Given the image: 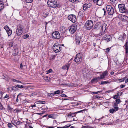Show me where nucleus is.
<instances>
[{
  "instance_id": "nucleus-42",
  "label": "nucleus",
  "mask_w": 128,
  "mask_h": 128,
  "mask_svg": "<svg viewBox=\"0 0 128 128\" xmlns=\"http://www.w3.org/2000/svg\"><path fill=\"white\" fill-rule=\"evenodd\" d=\"M33 0H25L26 2L27 3H31L32 2Z\"/></svg>"
},
{
  "instance_id": "nucleus-43",
  "label": "nucleus",
  "mask_w": 128,
  "mask_h": 128,
  "mask_svg": "<svg viewBox=\"0 0 128 128\" xmlns=\"http://www.w3.org/2000/svg\"><path fill=\"white\" fill-rule=\"evenodd\" d=\"M52 71V69H50L49 70H48V71H46V74H48L50 72Z\"/></svg>"
},
{
  "instance_id": "nucleus-41",
  "label": "nucleus",
  "mask_w": 128,
  "mask_h": 128,
  "mask_svg": "<svg viewBox=\"0 0 128 128\" xmlns=\"http://www.w3.org/2000/svg\"><path fill=\"white\" fill-rule=\"evenodd\" d=\"M105 76L102 74L100 76V78H101V79H103L105 78Z\"/></svg>"
},
{
  "instance_id": "nucleus-61",
  "label": "nucleus",
  "mask_w": 128,
  "mask_h": 128,
  "mask_svg": "<svg viewBox=\"0 0 128 128\" xmlns=\"http://www.w3.org/2000/svg\"><path fill=\"white\" fill-rule=\"evenodd\" d=\"M125 86V85L124 84L121 85L120 86V87L121 88H123Z\"/></svg>"
},
{
  "instance_id": "nucleus-13",
  "label": "nucleus",
  "mask_w": 128,
  "mask_h": 128,
  "mask_svg": "<svg viewBox=\"0 0 128 128\" xmlns=\"http://www.w3.org/2000/svg\"><path fill=\"white\" fill-rule=\"evenodd\" d=\"M4 28L6 30L8 36H10L12 33V30L10 29L8 26H6L4 27Z\"/></svg>"
},
{
  "instance_id": "nucleus-46",
  "label": "nucleus",
  "mask_w": 128,
  "mask_h": 128,
  "mask_svg": "<svg viewBox=\"0 0 128 128\" xmlns=\"http://www.w3.org/2000/svg\"><path fill=\"white\" fill-rule=\"evenodd\" d=\"M104 30V31H103L102 32H101L100 34V36L103 35H104V34H106V32H105L104 33V30Z\"/></svg>"
},
{
  "instance_id": "nucleus-7",
  "label": "nucleus",
  "mask_w": 128,
  "mask_h": 128,
  "mask_svg": "<svg viewBox=\"0 0 128 128\" xmlns=\"http://www.w3.org/2000/svg\"><path fill=\"white\" fill-rule=\"evenodd\" d=\"M106 10L110 15H113L114 13V8L110 5H107L106 6Z\"/></svg>"
},
{
  "instance_id": "nucleus-15",
  "label": "nucleus",
  "mask_w": 128,
  "mask_h": 128,
  "mask_svg": "<svg viewBox=\"0 0 128 128\" xmlns=\"http://www.w3.org/2000/svg\"><path fill=\"white\" fill-rule=\"evenodd\" d=\"M126 36V34L124 32H122L120 34L119 39L123 42L125 40Z\"/></svg>"
},
{
  "instance_id": "nucleus-25",
  "label": "nucleus",
  "mask_w": 128,
  "mask_h": 128,
  "mask_svg": "<svg viewBox=\"0 0 128 128\" xmlns=\"http://www.w3.org/2000/svg\"><path fill=\"white\" fill-rule=\"evenodd\" d=\"M43 78L47 82L48 81L50 80V78L48 76H43Z\"/></svg>"
},
{
  "instance_id": "nucleus-14",
  "label": "nucleus",
  "mask_w": 128,
  "mask_h": 128,
  "mask_svg": "<svg viewBox=\"0 0 128 128\" xmlns=\"http://www.w3.org/2000/svg\"><path fill=\"white\" fill-rule=\"evenodd\" d=\"M111 36L108 34H105L102 37V39L104 40L109 41L111 38Z\"/></svg>"
},
{
  "instance_id": "nucleus-19",
  "label": "nucleus",
  "mask_w": 128,
  "mask_h": 128,
  "mask_svg": "<svg viewBox=\"0 0 128 128\" xmlns=\"http://www.w3.org/2000/svg\"><path fill=\"white\" fill-rule=\"evenodd\" d=\"M107 28L108 26L107 25L105 24H102L100 30H102V32L103 30H104V33Z\"/></svg>"
},
{
  "instance_id": "nucleus-1",
  "label": "nucleus",
  "mask_w": 128,
  "mask_h": 128,
  "mask_svg": "<svg viewBox=\"0 0 128 128\" xmlns=\"http://www.w3.org/2000/svg\"><path fill=\"white\" fill-rule=\"evenodd\" d=\"M24 30V27L22 25L19 24L17 26L16 29V33L18 36L21 35L23 32Z\"/></svg>"
},
{
  "instance_id": "nucleus-5",
  "label": "nucleus",
  "mask_w": 128,
  "mask_h": 128,
  "mask_svg": "<svg viewBox=\"0 0 128 128\" xmlns=\"http://www.w3.org/2000/svg\"><path fill=\"white\" fill-rule=\"evenodd\" d=\"M52 48L54 52L57 53L61 50L62 48L60 45L58 44H55L53 45Z\"/></svg>"
},
{
  "instance_id": "nucleus-18",
  "label": "nucleus",
  "mask_w": 128,
  "mask_h": 128,
  "mask_svg": "<svg viewBox=\"0 0 128 128\" xmlns=\"http://www.w3.org/2000/svg\"><path fill=\"white\" fill-rule=\"evenodd\" d=\"M91 6V4H87L86 3L83 6V9L84 10H85L86 9L90 8Z\"/></svg>"
},
{
  "instance_id": "nucleus-62",
  "label": "nucleus",
  "mask_w": 128,
  "mask_h": 128,
  "mask_svg": "<svg viewBox=\"0 0 128 128\" xmlns=\"http://www.w3.org/2000/svg\"><path fill=\"white\" fill-rule=\"evenodd\" d=\"M84 110H81L80 111H78V112H76V113H80V112H82V113H83V112H84Z\"/></svg>"
},
{
  "instance_id": "nucleus-16",
  "label": "nucleus",
  "mask_w": 128,
  "mask_h": 128,
  "mask_svg": "<svg viewBox=\"0 0 128 128\" xmlns=\"http://www.w3.org/2000/svg\"><path fill=\"white\" fill-rule=\"evenodd\" d=\"M71 63V62H70V61H69L66 64L65 66L62 67V68L64 70H66L68 71Z\"/></svg>"
},
{
  "instance_id": "nucleus-44",
  "label": "nucleus",
  "mask_w": 128,
  "mask_h": 128,
  "mask_svg": "<svg viewBox=\"0 0 128 128\" xmlns=\"http://www.w3.org/2000/svg\"><path fill=\"white\" fill-rule=\"evenodd\" d=\"M14 111H16V112H18L21 111V110L20 109H19L18 108H16L14 110Z\"/></svg>"
},
{
  "instance_id": "nucleus-55",
  "label": "nucleus",
  "mask_w": 128,
  "mask_h": 128,
  "mask_svg": "<svg viewBox=\"0 0 128 128\" xmlns=\"http://www.w3.org/2000/svg\"><path fill=\"white\" fill-rule=\"evenodd\" d=\"M69 1L72 2H74L78 1V0H68Z\"/></svg>"
},
{
  "instance_id": "nucleus-35",
  "label": "nucleus",
  "mask_w": 128,
  "mask_h": 128,
  "mask_svg": "<svg viewBox=\"0 0 128 128\" xmlns=\"http://www.w3.org/2000/svg\"><path fill=\"white\" fill-rule=\"evenodd\" d=\"M47 96H54V94L51 93H48Z\"/></svg>"
},
{
  "instance_id": "nucleus-17",
  "label": "nucleus",
  "mask_w": 128,
  "mask_h": 128,
  "mask_svg": "<svg viewBox=\"0 0 128 128\" xmlns=\"http://www.w3.org/2000/svg\"><path fill=\"white\" fill-rule=\"evenodd\" d=\"M104 0H93L94 2L96 3V4L98 6H100L104 4Z\"/></svg>"
},
{
  "instance_id": "nucleus-37",
  "label": "nucleus",
  "mask_w": 128,
  "mask_h": 128,
  "mask_svg": "<svg viewBox=\"0 0 128 128\" xmlns=\"http://www.w3.org/2000/svg\"><path fill=\"white\" fill-rule=\"evenodd\" d=\"M60 90H58L55 91L54 92V94H58L60 93Z\"/></svg>"
},
{
  "instance_id": "nucleus-52",
  "label": "nucleus",
  "mask_w": 128,
  "mask_h": 128,
  "mask_svg": "<svg viewBox=\"0 0 128 128\" xmlns=\"http://www.w3.org/2000/svg\"><path fill=\"white\" fill-rule=\"evenodd\" d=\"M22 123V122H21L20 121H18L17 122L16 124L18 125H19Z\"/></svg>"
},
{
  "instance_id": "nucleus-3",
  "label": "nucleus",
  "mask_w": 128,
  "mask_h": 128,
  "mask_svg": "<svg viewBox=\"0 0 128 128\" xmlns=\"http://www.w3.org/2000/svg\"><path fill=\"white\" fill-rule=\"evenodd\" d=\"M47 4L49 6L52 8H56L58 6L56 0H48Z\"/></svg>"
},
{
  "instance_id": "nucleus-11",
  "label": "nucleus",
  "mask_w": 128,
  "mask_h": 128,
  "mask_svg": "<svg viewBox=\"0 0 128 128\" xmlns=\"http://www.w3.org/2000/svg\"><path fill=\"white\" fill-rule=\"evenodd\" d=\"M68 19L71 21L73 23H74L76 21V16L74 14H70L68 17Z\"/></svg>"
},
{
  "instance_id": "nucleus-56",
  "label": "nucleus",
  "mask_w": 128,
  "mask_h": 128,
  "mask_svg": "<svg viewBox=\"0 0 128 128\" xmlns=\"http://www.w3.org/2000/svg\"><path fill=\"white\" fill-rule=\"evenodd\" d=\"M102 92L100 91H98L96 92H92V93L93 94H96L99 93L100 92Z\"/></svg>"
},
{
  "instance_id": "nucleus-22",
  "label": "nucleus",
  "mask_w": 128,
  "mask_h": 128,
  "mask_svg": "<svg viewBox=\"0 0 128 128\" xmlns=\"http://www.w3.org/2000/svg\"><path fill=\"white\" fill-rule=\"evenodd\" d=\"M18 48L14 49L12 52V54L13 55L16 56L18 54Z\"/></svg>"
},
{
  "instance_id": "nucleus-24",
  "label": "nucleus",
  "mask_w": 128,
  "mask_h": 128,
  "mask_svg": "<svg viewBox=\"0 0 128 128\" xmlns=\"http://www.w3.org/2000/svg\"><path fill=\"white\" fill-rule=\"evenodd\" d=\"M125 54H128V42H126L125 44Z\"/></svg>"
},
{
  "instance_id": "nucleus-29",
  "label": "nucleus",
  "mask_w": 128,
  "mask_h": 128,
  "mask_svg": "<svg viewBox=\"0 0 128 128\" xmlns=\"http://www.w3.org/2000/svg\"><path fill=\"white\" fill-rule=\"evenodd\" d=\"M8 44L10 47H12L14 44V43L12 42H9Z\"/></svg>"
},
{
  "instance_id": "nucleus-31",
  "label": "nucleus",
  "mask_w": 128,
  "mask_h": 128,
  "mask_svg": "<svg viewBox=\"0 0 128 128\" xmlns=\"http://www.w3.org/2000/svg\"><path fill=\"white\" fill-rule=\"evenodd\" d=\"M29 35L28 34H26L22 36V38L24 39H26L29 37Z\"/></svg>"
},
{
  "instance_id": "nucleus-60",
  "label": "nucleus",
  "mask_w": 128,
  "mask_h": 128,
  "mask_svg": "<svg viewBox=\"0 0 128 128\" xmlns=\"http://www.w3.org/2000/svg\"><path fill=\"white\" fill-rule=\"evenodd\" d=\"M48 117L50 118H53V115L52 114H49L48 116Z\"/></svg>"
},
{
  "instance_id": "nucleus-33",
  "label": "nucleus",
  "mask_w": 128,
  "mask_h": 128,
  "mask_svg": "<svg viewBox=\"0 0 128 128\" xmlns=\"http://www.w3.org/2000/svg\"><path fill=\"white\" fill-rule=\"evenodd\" d=\"M112 104L114 106H118V104L115 101L113 102Z\"/></svg>"
},
{
  "instance_id": "nucleus-2",
  "label": "nucleus",
  "mask_w": 128,
  "mask_h": 128,
  "mask_svg": "<svg viewBox=\"0 0 128 128\" xmlns=\"http://www.w3.org/2000/svg\"><path fill=\"white\" fill-rule=\"evenodd\" d=\"M94 24L92 21L90 20H88L85 23L84 26L86 30H90L92 28Z\"/></svg>"
},
{
  "instance_id": "nucleus-6",
  "label": "nucleus",
  "mask_w": 128,
  "mask_h": 128,
  "mask_svg": "<svg viewBox=\"0 0 128 128\" xmlns=\"http://www.w3.org/2000/svg\"><path fill=\"white\" fill-rule=\"evenodd\" d=\"M82 54L79 53L77 54L74 59L75 62L77 63H80L82 60Z\"/></svg>"
},
{
  "instance_id": "nucleus-8",
  "label": "nucleus",
  "mask_w": 128,
  "mask_h": 128,
  "mask_svg": "<svg viewBox=\"0 0 128 128\" xmlns=\"http://www.w3.org/2000/svg\"><path fill=\"white\" fill-rule=\"evenodd\" d=\"M77 25L76 24H72L70 26V28L69 29L70 32L72 34H73L76 30Z\"/></svg>"
},
{
  "instance_id": "nucleus-47",
  "label": "nucleus",
  "mask_w": 128,
  "mask_h": 128,
  "mask_svg": "<svg viewBox=\"0 0 128 128\" xmlns=\"http://www.w3.org/2000/svg\"><path fill=\"white\" fill-rule=\"evenodd\" d=\"M71 124H70L68 126H65L63 127H62V128H68L70 126H71Z\"/></svg>"
},
{
  "instance_id": "nucleus-9",
  "label": "nucleus",
  "mask_w": 128,
  "mask_h": 128,
  "mask_svg": "<svg viewBox=\"0 0 128 128\" xmlns=\"http://www.w3.org/2000/svg\"><path fill=\"white\" fill-rule=\"evenodd\" d=\"M52 36L53 38L55 39H58L60 38V34L58 31L54 32L52 34Z\"/></svg>"
},
{
  "instance_id": "nucleus-45",
  "label": "nucleus",
  "mask_w": 128,
  "mask_h": 128,
  "mask_svg": "<svg viewBox=\"0 0 128 128\" xmlns=\"http://www.w3.org/2000/svg\"><path fill=\"white\" fill-rule=\"evenodd\" d=\"M96 81H97L96 79V78H95L92 80L91 82L93 83L95 82Z\"/></svg>"
},
{
  "instance_id": "nucleus-4",
  "label": "nucleus",
  "mask_w": 128,
  "mask_h": 128,
  "mask_svg": "<svg viewBox=\"0 0 128 128\" xmlns=\"http://www.w3.org/2000/svg\"><path fill=\"white\" fill-rule=\"evenodd\" d=\"M118 7L119 11L122 13H126L128 11L126 9L124 4H120L118 5Z\"/></svg>"
},
{
  "instance_id": "nucleus-21",
  "label": "nucleus",
  "mask_w": 128,
  "mask_h": 128,
  "mask_svg": "<svg viewBox=\"0 0 128 128\" xmlns=\"http://www.w3.org/2000/svg\"><path fill=\"white\" fill-rule=\"evenodd\" d=\"M60 31L62 33H64L66 31V29L65 27L63 26H61L59 28Z\"/></svg>"
},
{
  "instance_id": "nucleus-26",
  "label": "nucleus",
  "mask_w": 128,
  "mask_h": 128,
  "mask_svg": "<svg viewBox=\"0 0 128 128\" xmlns=\"http://www.w3.org/2000/svg\"><path fill=\"white\" fill-rule=\"evenodd\" d=\"M76 112L70 113L68 114V116H71L72 117H73L76 116Z\"/></svg>"
},
{
  "instance_id": "nucleus-10",
  "label": "nucleus",
  "mask_w": 128,
  "mask_h": 128,
  "mask_svg": "<svg viewBox=\"0 0 128 128\" xmlns=\"http://www.w3.org/2000/svg\"><path fill=\"white\" fill-rule=\"evenodd\" d=\"M121 17V19L122 22L126 24H128V17L124 15H121L120 18Z\"/></svg>"
},
{
  "instance_id": "nucleus-38",
  "label": "nucleus",
  "mask_w": 128,
  "mask_h": 128,
  "mask_svg": "<svg viewBox=\"0 0 128 128\" xmlns=\"http://www.w3.org/2000/svg\"><path fill=\"white\" fill-rule=\"evenodd\" d=\"M114 108L113 109L114 110L115 112L118 111L119 109V108L118 106H114Z\"/></svg>"
},
{
  "instance_id": "nucleus-36",
  "label": "nucleus",
  "mask_w": 128,
  "mask_h": 128,
  "mask_svg": "<svg viewBox=\"0 0 128 128\" xmlns=\"http://www.w3.org/2000/svg\"><path fill=\"white\" fill-rule=\"evenodd\" d=\"M12 123H10L8 124L7 125L9 128H11L13 126L12 125Z\"/></svg>"
},
{
  "instance_id": "nucleus-39",
  "label": "nucleus",
  "mask_w": 128,
  "mask_h": 128,
  "mask_svg": "<svg viewBox=\"0 0 128 128\" xmlns=\"http://www.w3.org/2000/svg\"><path fill=\"white\" fill-rule=\"evenodd\" d=\"M38 103L44 104L45 103V102L44 101H42L39 100L38 101Z\"/></svg>"
},
{
  "instance_id": "nucleus-30",
  "label": "nucleus",
  "mask_w": 128,
  "mask_h": 128,
  "mask_svg": "<svg viewBox=\"0 0 128 128\" xmlns=\"http://www.w3.org/2000/svg\"><path fill=\"white\" fill-rule=\"evenodd\" d=\"M82 128H94V127H92L89 126H83L82 127Z\"/></svg>"
},
{
  "instance_id": "nucleus-12",
  "label": "nucleus",
  "mask_w": 128,
  "mask_h": 128,
  "mask_svg": "<svg viewBox=\"0 0 128 128\" xmlns=\"http://www.w3.org/2000/svg\"><path fill=\"white\" fill-rule=\"evenodd\" d=\"M102 24L100 22H98L94 26V28L96 30H98L100 29Z\"/></svg>"
},
{
  "instance_id": "nucleus-63",
  "label": "nucleus",
  "mask_w": 128,
  "mask_h": 128,
  "mask_svg": "<svg viewBox=\"0 0 128 128\" xmlns=\"http://www.w3.org/2000/svg\"><path fill=\"white\" fill-rule=\"evenodd\" d=\"M118 60L116 59V58H115L114 59V61L115 63H116L118 62Z\"/></svg>"
},
{
  "instance_id": "nucleus-57",
  "label": "nucleus",
  "mask_w": 128,
  "mask_h": 128,
  "mask_svg": "<svg viewBox=\"0 0 128 128\" xmlns=\"http://www.w3.org/2000/svg\"><path fill=\"white\" fill-rule=\"evenodd\" d=\"M108 71H106L104 72V73L103 74H104V76H106L108 75Z\"/></svg>"
},
{
  "instance_id": "nucleus-28",
  "label": "nucleus",
  "mask_w": 128,
  "mask_h": 128,
  "mask_svg": "<svg viewBox=\"0 0 128 128\" xmlns=\"http://www.w3.org/2000/svg\"><path fill=\"white\" fill-rule=\"evenodd\" d=\"M15 86L18 88H24V86L23 85H15Z\"/></svg>"
},
{
  "instance_id": "nucleus-49",
  "label": "nucleus",
  "mask_w": 128,
  "mask_h": 128,
  "mask_svg": "<svg viewBox=\"0 0 128 128\" xmlns=\"http://www.w3.org/2000/svg\"><path fill=\"white\" fill-rule=\"evenodd\" d=\"M122 92H120L117 93V95L118 96H121L122 95Z\"/></svg>"
},
{
  "instance_id": "nucleus-51",
  "label": "nucleus",
  "mask_w": 128,
  "mask_h": 128,
  "mask_svg": "<svg viewBox=\"0 0 128 128\" xmlns=\"http://www.w3.org/2000/svg\"><path fill=\"white\" fill-rule=\"evenodd\" d=\"M47 128H56V126H48L46 127Z\"/></svg>"
},
{
  "instance_id": "nucleus-54",
  "label": "nucleus",
  "mask_w": 128,
  "mask_h": 128,
  "mask_svg": "<svg viewBox=\"0 0 128 128\" xmlns=\"http://www.w3.org/2000/svg\"><path fill=\"white\" fill-rule=\"evenodd\" d=\"M9 95L6 94V96L4 97V98H7L8 99L9 98Z\"/></svg>"
},
{
  "instance_id": "nucleus-58",
  "label": "nucleus",
  "mask_w": 128,
  "mask_h": 128,
  "mask_svg": "<svg viewBox=\"0 0 128 128\" xmlns=\"http://www.w3.org/2000/svg\"><path fill=\"white\" fill-rule=\"evenodd\" d=\"M124 78L118 80L119 81H120V82L124 81Z\"/></svg>"
},
{
  "instance_id": "nucleus-40",
  "label": "nucleus",
  "mask_w": 128,
  "mask_h": 128,
  "mask_svg": "<svg viewBox=\"0 0 128 128\" xmlns=\"http://www.w3.org/2000/svg\"><path fill=\"white\" fill-rule=\"evenodd\" d=\"M109 112L111 113L112 114L115 112L113 108H112L109 110Z\"/></svg>"
},
{
  "instance_id": "nucleus-48",
  "label": "nucleus",
  "mask_w": 128,
  "mask_h": 128,
  "mask_svg": "<svg viewBox=\"0 0 128 128\" xmlns=\"http://www.w3.org/2000/svg\"><path fill=\"white\" fill-rule=\"evenodd\" d=\"M118 96L117 95H114L113 96V98L114 99H118Z\"/></svg>"
},
{
  "instance_id": "nucleus-59",
  "label": "nucleus",
  "mask_w": 128,
  "mask_h": 128,
  "mask_svg": "<svg viewBox=\"0 0 128 128\" xmlns=\"http://www.w3.org/2000/svg\"><path fill=\"white\" fill-rule=\"evenodd\" d=\"M61 96L62 97H68L65 94H62L61 95Z\"/></svg>"
},
{
  "instance_id": "nucleus-27",
  "label": "nucleus",
  "mask_w": 128,
  "mask_h": 128,
  "mask_svg": "<svg viewBox=\"0 0 128 128\" xmlns=\"http://www.w3.org/2000/svg\"><path fill=\"white\" fill-rule=\"evenodd\" d=\"M8 108V112L10 111L11 112L13 108H12L10 106L8 105L7 106Z\"/></svg>"
},
{
  "instance_id": "nucleus-23",
  "label": "nucleus",
  "mask_w": 128,
  "mask_h": 128,
  "mask_svg": "<svg viewBox=\"0 0 128 128\" xmlns=\"http://www.w3.org/2000/svg\"><path fill=\"white\" fill-rule=\"evenodd\" d=\"M4 3L2 1L0 0V12L4 9Z\"/></svg>"
},
{
  "instance_id": "nucleus-34",
  "label": "nucleus",
  "mask_w": 128,
  "mask_h": 128,
  "mask_svg": "<svg viewBox=\"0 0 128 128\" xmlns=\"http://www.w3.org/2000/svg\"><path fill=\"white\" fill-rule=\"evenodd\" d=\"M109 83V82L108 81H102L100 82L101 84H104Z\"/></svg>"
},
{
  "instance_id": "nucleus-64",
  "label": "nucleus",
  "mask_w": 128,
  "mask_h": 128,
  "mask_svg": "<svg viewBox=\"0 0 128 128\" xmlns=\"http://www.w3.org/2000/svg\"><path fill=\"white\" fill-rule=\"evenodd\" d=\"M0 109L2 110H5V108L3 107V106L2 105H1V106L0 108Z\"/></svg>"
},
{
  "instance_id": "nucleus-20",
  "label": "nucleus",
  "mask_w": 128,
  "mask_h": 128,
  "mask_svg": "<svg viewBox=\"0 0 128 128\" xmlns=\"http://www.w3.org/2000/svg\"><path fill=\"white\" fill-rule=\"evenodd\" d=\"M80 36H76L75 41L77 44H78L80 43Z\"/></svg>"
},
{
  "instance_id": "nucleus-50",
  "label": "nucleus",
  "mask_w": 128,
  "mask_h": 128,
  "mask_svg": "<svg viewBox=\"0 0 128 128\" xmlns=\"http://www.w3.org/2000/svg\"><path fill=\"white\" fill-rule=\"evenodd\" d=\"M110 48H108L105 50V52L107 53L110 50Z\"/></svg>"
},
{
  "instance_id": "nucleus-32",
  "label": "nucleus",
  "mask_w": 128,
  "mask_h": 128,
  "mask_svg": "<svg viewBox=\"0 0 128 128\" xmlns=\"http://www.w3.org/2000/svg\"><path fill=\"white\" fill-rule=\"evenodd\" d=\"M115 102L118 104H119L121 102L120 100L118 98V99H116Z\"/></svg>"
},
{
  "instance_id": "nucleus-53",
  "label": "nucleus",
  "mask_w": 128,
  "mask_h": 128,
  "mask_svg": "<svg viewBox=\"0 0 128 128\" xmlns=\"http://www.w3.org/2000/svg\"><path fill=\"white\" fill-rule=\"evenodd\" d=\"M16 88L14 86H12V90H15V91H17L16 89Z\"/></svg>"
}]
</instances>
